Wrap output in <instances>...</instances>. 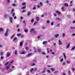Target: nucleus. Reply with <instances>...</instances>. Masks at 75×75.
<instances>
[{"label": "nucleus", "instance_id": "nucleus-1", "mask_svg": "<svg viewBox=\"0 0 75 75\" xmlns=\"http://www.w3.org/2000/svg\"><path fill=\"white\" fill-rule=\"evenodd\" d=\"M8 29L7 30L6 33L4 34L6 37L8 36Z\"/></svg>", "mask_w": 75, "mask_h": 75}, {"label": "nucleus", "instance_id": "nucleus-2", "mask_svg": "<svg viewBox=\"0 0 75 75\" xmlns=\"http://www.w3.org/2000/svg\"><path fill=\"white\" fill-rule=\"evenodd\" d=\"M56 12L57 14H59V15H61V12L58 11H56Z\"/></svg>", "mask_w": 75, "mask_h": 75}, {"label": "nucleus", "instance_id": "nucleus-3", "mask_svg": "<svg viewBox=\"0 0 75 75\" xmlns=\"http://www.w3.org/2000/svg\"><path fill=\"white\" fill-rule=\"evenodd\" d=\"M11 54V53L10 52H7L6 54V56L7 57H9L10 55Z\"/></svg>", "mask_w": 75, "mask_h": 75}, {"label": "nucleus", "instance_id": "nucleus-4", "mask_svg": "<svg viewBox=\"0 0 75 75\" xmlns=\"http://www.w3.org/2000/svg\"><path fill=\"white\" fill-rule=\"evenodd\" d=\"M43 44V45H46L47 44V41H44L42 43Z\"/></svg>", "mask_w": 75, "mask_h": 75}, {"label": "nucleus", "instance_id": "nucleus-5", "mask_svg": "<svg viewBox=\"0 0 75 75\" xmlns=\"http://www.w3.org/2000/svg\"><path fill=\"white\" fill-rule=\"evenodd\" d=\"M9 68H10V67L9 66H8L5 67V69L6 70H8V69H9Z\"/></svg>", "mask_w": 75, "mask_h": 75}, {"label": "nucleus", "instance_id": "nucleus-6", "mask_svg": "<svg viewBox=\"0 0 75 75\" xmlns=\"http://www.w3.org/2000/svg\"><path fill=\"white\" fill-rule=\"evenodd\" d=\"M58 36H59V34H57L54 35V37L55 38H57L58 37Z\"/></svg>", "mask_w": 75, "mask_h": 75}, {"label": "nucleus", "instance_id": "nucleus-7", "mask_svg": "<svg viewBox=\"0 0 75 75\" xmlns=\"http://www.w3.org/2000/svg\"><path fill=\"white\" fill-rule=\"evenodd\" d=\"M59 45H62V42H61V41L60 40H59Z\"/></svg>", "mask_w": 75, "mask_h": 75}, {"label": "nucleus", "instance_id": "nucleus-8", "mask_svg": "<svg viewBox=\"0 0 75 75\" xmlns=\"http://www.w3.org/2000/svg\"><path fill=\"white\" fill-rule=\"evenodd\" d=\"M3 30H4V29H3V28H0V32H2L3 31Z\"/></svg>", "mask_w": 75, "mask_h": 75}, {"label": "nucleus", "instance_id": "nucleus-9", "mask_svg": "<svg viewBox=\"0 0 75 75\" xmlns=\"http://www.w3.org/2000/svg\"><path fill=\"white\" fill-rule=\"evenodd\" d=\"M70 29H71V30H75V27H71L70 28Z\"/></svg>", "mask_w": 75, "mask_h": 75}, {"label": "nucleus", "instance_id": "nucleus-10", "mask_svg": "<svg viewBox=\"0 0 75 75\" xmlns=\"http://www.w3.org/2000/svg\"><path fill=\"white\" fill-rule=\"evenodd\" d=\"M10 22L11 23H13V21H12V17L10 18Z\"/></svg>", "mask_w": 75, "mask_h": 75}, {"label": "nucleus", "instance_id": "nucleus-11", "mask_svg": "<svg viewBox=\"0 0 75 75\" xmlns=\"http://www.w3.org/2000/svg\"><path fill=\"white\" fill-rule=\"evenodd\" d=\"M51 69L52 71V72H54V71H55V69H54V68H52Z\"/></svg>", "mask_w": 75, "mask_h": 75}, {"label": "nucleus", "instance_id": "nucleus-12", "mask_svg": "<svg viewBox=\"0 0 75 75\" xmlns=\"http://www.w3.org/2000/svg\"><path fill=\"white\" fill-rule=\"evenodd\" d=\"M36 21H39V19H40V18L38 17H36Z\"/></svg>", "mask_w": 75, "mask_h": 75}, {"label": "nucleus", "instance_id": "nucleus-13", "mask_svg": "<svg viewBox=\"0 0 75 75\" xmlns=\"http://www.w3.org/2000/svg\"><path fill=\"white\" fill-rule=\"evenodd\" d=\"M21 54H25V51H22L21 53Z\"/></svg>", "mask_w": 75, "mask_h": 75}, {"label": "nucleus", "instance_id": "nucleus-14", "mask_svg": "<svg viewBox=\"0 0 75 75\" xmlns=\"http://www.w3.org/2000/svg\"><path fill=\"white\" fill-rule=\"evenodd\" d=\"M17 39V38L16 37H15L13 39V41H16V40Z\"/></svg>", "mask_w": 75, "mask_h": 75}, {"label": "nucleus", "instance_id": "nucleus-15", "mask_svg": "<svg viewBox=\"0 0 75 75\" xmlns=\"http://www.w3.org/2000/svg\"><path fill=\"white\" fill-rule=\"evenodd\" d=\"M21 35V33H18L17 34V36H18V37H20V36Z\"/></svg>", "mask_w": 75, "mask_h": 75}, {"label": "nucleus", "instance_id": "nucleus-16", "mask_svg": "<svg viewBox=\"0 0 75 75\" xmlns=\"http://www.w3.org/2000/svg\"><path fill=\"white\" fill-rule=\"evenodd\" d=\"M64 6L68 7V4L65 3L64 4Z\"/></svg>", "mask_w": 75, "mask_h": 75}, {"label": "nucleus", "instance_id": "nucleus-17", "mask_svg": "<svg viewBox=\"0 0 75 75\" xmlns=\"http://www.w3.org/2000/svg\"><path fill=\"white\" fill-rule=\"evenodd\" d=\"M14 9H12L11 10V13H13L14 12Z\"/></svg>", "mask_w": 75, "mask_h": 75}, {"label": "nucleus", "instance_id": "nucleus-18", "mask_svg": "<svg viewBox=\"0 0 75 75\" xmlns=\"http://www.w3.org/2000/svg\"><path fill=\"white\" fill-rule=\"evenodd\" d=\"M32 55V53H30L29 54L27 55V57H29V56H30V55Z\"/></svg>", "mask_w": 75, "mask_h": 75}, {"label": "nucleus", "instance_id": "nucleus-19", "mask_svg": "<svg viewBox=\"0 0 75 75\" xmlns=\"http://www.w3.org/2000/svg\"><path fill=\"white\" fill-rule=\"evenodd\" d=\"M26 4V3L25 2H23V3L22 4V6H25Z\"/></svg>", "mask_w": 75, "mask_h": 75}, {"label": "nucleus", "instance_id": "nucleus-20", "mask_svg": "<svg viewBox=\"0 0 75 75\" xmlns=\"http://www.w3.org/2000/svg\"><path fill=\"white\" fill-rule=\"evenodd\" d=\"M31 14V13L30 12H28V16H30Z\"/></svg>", "mask_w": 75, "mask_h": 75}, {"label": "nucleus", "instance_id": "nucleus-21", "mask_svg": "<svg viewBox=\"0 0 75 75\" xmlns=\"http://www.w3.org/2000/svg\"><path fill=\"white\" fill-rule=\"evenodd\" d=\"M36 7V5H35L34 6V7L33 8V10H35L36 9V8L35 7Z\"/></svg>", "mask_w": 75, "mask_h": 75}, {"label": "nucleus", "instance_id": "nucleus-22", "mask_svg": "<svg viewBox=\"0 0 75 75\" xmlns=\"http://www.w3.org/2000/svg\"><path fill=\"white\" fill-rule=\"evenodd\" d=\"M23 42H21L20 43V46H23Z\"/></svg>", "mask_w": 75, "mask_h": 75}, {"label": "nucleus", "instance_id": "nucleus-23", "mask_svg": "<svg viewBox=\"0 0 75 75\" xmlns=\"http://www.w3.org/2000/svg\"><path fill=\"white\" fill-rule=\"evenodd\" d=\"M37 23V22H35L33 23V25H36Z\"/></svg>", "mask_w": 75, "mask_h": 75}, {"label": "nucleus", "instance_id": "nucleus-24", "mask_svg": "<svg viewBox=\"0 0 75 75\" xmlns=\"http://www.w3.org/2000/svg\"><path fill=\"white\" fill-rule=\"evenodd\" d=\"M46 69L45 68L43 70V71L42 72V73L43 74V73H44L45 72V70Z\"/></svg>", "mask_w": 75, "mask_h": 75}, {"label": "nucleus", "instance_id": "nucleus-25", "mask_svg": "<svg viewBox=\"0 0 75 75\" xmlns=\"http://www.w3.org/2000/svg\"><path fill=\"white\" fill-rule=\"evenodd\" d=\"M70 46V44L69 43L68 45H67V48H69V47Z\"/></svg>", "mask_w": 75, "mask_h": 75}, {"label": "nucleus", "instance_id": "nucleus-26", "mask_svg": "<svg viewBox=\"0 0 75 75\" xmlns=\"http://www.w3.org/2000/svg\"><path fill=\"white\" fill-rule=\"evenodd\" d=\"M38 51L39 52H41V49H39L38 50Z\"/></svg>", "mask_w": 75, "mask_h": 75}, {"label": "nucleus", "instance_id": "nucleus-27", "mask_svg": "<svg viewBox=\"0 0 75 75\" xmlns=\"http://www.w3.org/2000/svg\"><path fill=\"white\" fill-rule=\"evenodd\" d=\"M34 29L32 28V29H31L30 31H31V32H32V31H34Z\"/></svg>", "mask_w": 75, "mask_h": 75}, {"label": "nucleus", "instance_id": "nucleus-28", "mask_svg": "<svg viewBox=\"0 0 75 75\" xmlns=\"http://www.w3.org/2000/svg\"><path fill=\"white\" fill-rule=\"evenodd\" d=\"M24 31L25 33H27V32H28V30L27 29H25L24 30Z\"/></svg>", "mask_w": 75, "mask_h": 75}, {"label": "nucleus", "instance_id": "nucleus-29", "mask_svg": "<svg viewBox=\"0 0 75 75\" xmlns=\"http://www.w3.org/2000/svg\"><path fill=\"white\" fill-rule=\"evenodd\" d=\"M34 20L33 19H32V20L31 21V23H33L34 22Z\"/></svg>", "mask_w": 75, "mask_h": 75}, {"label": "nucleus", "instance_id": "nucleus-30", "mask_svg": "<svg viewBox=\"0 0 75 75\" xmlns=\"http://www.w3.org/2000/svg\"><path fill=\"white\" fill-rule=\"evenodd\" d=\"M51 25H52H52H54V22H51Z\"/></svg>", "mask_w": 75, "mask_h": 75}, {"label": "nucleus", "instance_id": "nucleus-31", "mask_svg": "<svg viewBox=\"0 0 75 75\" xmlns=\"http://www.w3.org/2000/svg\"><path fill=\"white\" fill-rule=\"evenodd\" d=\"M8 63H9L8 62H6V64H5V66H6V65H7L8 64Z\"/></svg>", "mask_w": 75, "mask_h": 75}, {"label": "nucleus", "instance_id": "nucleus-32", "mask_svg": "<svg viewBox=\"0 0 75 75\" xmlns=\"http://www.w3.org/2000/svg\"><path fill=\"white\" fill-rule=\"evenodd\" d=\"M33 62H36V59H33Z\"/></svg>", "mask_w": 75, "mask_h": 75}, {"label": "nucleus", "instance_id": "nucleus-33", "mask_svg": "<svg viewBox=\"0 0 75 75\" xmlns=\"http://www.w3.org/2000/svg\"><path fill=\"white\" fill-rule=\"evenodd\" d=\"M57 73H58V71H56L54 72V74H57Z\"/></svg>", "mask_w": 75, "mask_h": 75}, {"label": "nucleus", "instance_id": "nucleus-34", "mask_svg": "<svg viewBox=\"0 0 75 75\" xmlns=\"http://www.w3.org/2000/svg\"><path fill=\"white\" fill-rule=\"evenodd\" d=\"M14 36H15V35H13L11 38V39H12V38H13V37H14Z\"/></svg>", "mask_w": 75, "mask_h": 75}, {"label": "nucleus", "instance_id": "nucleus-35", "mask_svg": "<svg viewBox=\"0 0 75 75\" xmlns=\"http://www.w3.org/2000/svg\"><path fill=\"white\" fill-rule=\"evenodd\" d=\"M47 71L48 72V73H49V74H50V73H51V72L50 71V70H47Z\"/></svg>", "mask_w": 75, "mask_h": 75}, {"label": "nucleus", "instance_id": "nucleus-36", "mask_svg": "<svg viewBox=\"0 0 75 75\" xmlns=\"http://www.w3.org/2000/svg\"><path fill=\"white\" fill-rule=\"evenodd\" d=\"M63 61H64V60H63V59H62L60 60V62H63Z\"/></svg>", "mask_w": 75, "mask_h": 75}, {"label": "nucleus", "instance_id": "nucleus-37", "mask_svg": "<svg viewBox=\"0 0 75 75\" xmlns=\"http://www.w3.org/2000/svg\"><path fill=\"white\" fill-rule=\"evenodd\" d=\"M25 11H26V10H24L22 11V13H24L25 12Z\"/></svg>", "mask_w": 75, "mask_h": 75}, {"label": "nucleus", "instance_id": "nucleus-38", "mask_svg": "<svg viewBox=\"0 0 75 75\" xmlns=\"http://www.w3.org/2000/svg\"><path fill=\"white\" fill-rule=\"evenodd\" d=\"M26 8V6H25L23 7L22 8V9H24V8Z\"/></svg>", "mask_w": 75, "mask_h": 75}, {"label": "nucleus", "instance_id": "nucleus-39", "mask_svg": "<svg viewBox=\"0 0 75 75\" xmlns=\"http://www.w3.org/2000/svg\"><path fill=\"white\" fill-rule=\"evenodd\" d=\"M74 49H75V46L72 48L71 50H74Z\"/></svg>", "mask_w": 75, "mask_h": 75}, {"label": "nucleus", "instance_id": "nucleus-40", "mask_svg": "<svg viewBox=\"0 0 75 75\" xmlns=\"http://www.w3.org/2000/svg\"><path fill=\"white\" fill-rule=\"evenodd\" d=\"M15 54L16 55H17V51H15Z\"/></svg>", "mask_w": 75, "mask_h": 75}, {"label": "nucleus", "instance_id": "nucleus-41", "mask_svg": "<svg viewBox=\"0 0 75 75\" xmlns=\"http://www.w3.org/2000/svg\"><path fill=\"white\" fill-rule=\"evenodd\" d=\"M40 4L41 6H42V2H40Z\"/></svg>", "mask_w": 75, "mask_h": 75}, {"label": "nucleus", "instance_id": "nucleus-42", "mask_svg": "<svg viewBox=\"0 0 75 75\" xmlns=\"http://www.w3.org/2000/svg\"><path fill=\"white\" fill-rule=\"evenodd\" d=\"M14 15H15V13H12V15H13V17H14Z\"/></svg>", "mask_w": 75, "mask_h": 75}, {"label": "nucleus", "instance_id": "nucleus-43", "mask_svg": "<svg viewBox=\"0 0 75 75\" xmlns=\"http://www.w3.org/2000/svg\"><path fill=\"white\" fill-rule=\"evenodd\" d=\"M42 54H43V55H45V52H42Z\"/></svg>", "mask_w": 75, "mask_h": 75}, {"label": "nucleus", "instance_id": "nucleus-44", "mask_svg": "<svg viewBox=\"0 0 75 75\" xmlns=\"http://www.w3.org/2000/svg\"><path fill=\"white\" fill-rule=\"evenodd\" d=\"M72 10H73V11H75V8H73Z\"/></svg>", "mask_w": 75, "mask_h": 75}, {"label": "nucleus", "instance_id": "nucleus-45", "mask_svg": "<svg viewBox=\"0 0 75 75\" xmlns=\"http://www.w3.org/2000/svg\"><path fill=\"white\" fill-rule=\"evenodd\" d=\"M54 16H55V17L57 16V14H56V13H54Z\"/></svg>", "mask_w": 75, "mask_h": 75}, {"label": "nucleus", "instance_id": "nucleus-46", "mask_svg": "<svg viewBox=\"0 0 75 75\" xmlns=\"http://www.w3.org/2000/svg\"><path fill=\"white\" fill-rule=\"evenodd\" d=\"M64 57L65 59H67V57H66V55H64Z\"/></svg>", "mask_w": 75, "mask_h": 75}, {"label": "nucleus", "instance_id": "nucleus-47", "mask_svg": "<svg viewBox=\"0 0 75 75\" xmlns=\"http://www.w3.org/2000/svg\"><path fill=\"white\" fill-rule=\"evenodd\" d=\"M12 71V69H10L9 72H11Z\"/></svg>", "mask_w": 75, "mask_h": 75}, {"label": "nucleus", "instance_id": "nucleus-48", "mask_svg": "<svg viewBox=\"0 0 75 75\" xmlns=\"http://www.w3.org/2000/svg\"><path fill=\"white\" fill-rule=\"evenodd\" d=\"M33 69H32L31 70H30V72H32V71H33Z\"/></svg>", "mask_w": 75, "mask_h": 75}, {"label": "nucleus", "instance_id": "nucleus-49", "mask_svg": "<svg viewBox=\"0 0 75 75\" xmlns=\"http://www.w3.org/2000/svg\"><path fill=\"white\" fill-rule=\"evenodd\" d=\"M64 7H62V11H65V10H64Z\"/></svg>", "mask_w": 75, "mask_h": 75}, {"label": "nucleus", "instance_id": "nucleus-50", "mask_svg": "<svg viewBox=\"0 0 75 75\" xmlns=\"http://www.w3.org/2000/svg\"><path fill=\"white\" fill-rule=\"evenodd\" d=\"M44 16V15H42L41 16V17H43Z\"/></svg>", "mask_w": 75, "mask_h": 75}, {"label": "nucleus", "instance_id": "nucleus-51", "mask_svg": "<svg viewBox=\"0 0 75 75\" xmlns=\"http://www.w3.org/2000/svg\"><path fill=\"white\" fill-rule=\"evenodd\" d=\"M1 59H3V58H4V57H3V56H1Z\"/></svg>", "mask_w": 75, "mask_h": 75}, {"label": "nucleus", "instance_id": "nucleus-52", "mask_svg": "<svg viewBox=\"0 0 75 75\" xmlns=\"http://www.w3.org/2000/svg\"><path fill=\"white\" fill-rule=\"evenodd\" d=\"M57 19L58 20H60V18H57Z\"/></svg>", "mask_w": 75, "mask_h": 75}, {"label": "nucleus", "instance_id": "nucleus-53", "mask_svg": "<svg viewBox=\"0 0 75 75\" xmlns=\"http://www.w3.org/2000/svg\"><path fill=\"white\" fill-rule=\"evenodd\" d=\"M21 20H23V17L21 16Z\"/></svg>", "mask_w": 75, "mask_h": 75}, {"label": "nucleus", "instance_id": "nucleus-54", "mask_svg": "<svg viewBox=\"0 0 75 75\" xmlns=\"http://www.w3.org/2000/svg\"><path fill=\"white\" fill-rule=\"evenodd\" d=\"M42 28H43V29H45V26H43L42 27Z\"/></svg>", "mask_w": 75, "mask_h": 75}, {"label": "nucleus", "instance_id": "nucleus-55", "mask_svg": "<svg viewBox=\"0 0 75 75\" xmlns=\"http://www.w3.org/2000/svg\"><path fill=\"white\" fill-rule=\"evenodd\" d=\"M72 71H75V68H74V69L72 68Z\"/></svg>", "mask_w": 75, "mask_h": 75}, {"label": "nucleus", "instance_id": "nucleus-56", "mask_svg": "<svg viewBox=\"0 0 75 75\" xmlns=\"http://www.w3.org/2000/svg\"><path fill=\"white\" fill-rule=\"evenodd\" d=\"M70 71H68V74H70Z\"/></svg>", "mask_w": 75, "mask_h": 75}, {"label": "nucleus", "instance_id": "nucleus-57", "mask_svg": "<svg viewBox=\"0 0 75 75\" xmlns=\"http://www.w3.org/2000/svg\"><path fill=\"white\" fill-rule=\"evenodd\" d=\"M63 75H66V74L65 73H63Z\"/></svg>", "mask_w": 75, "mask_h": 75}, {"label": "nucleus", "instance_id": "nucleus-58", "mask_svg": "<svg viewBox=\"0 0 75 75\" xmlns=\"http://www.w3.org/2000/svg\"><path fill=\"white\" fill-rule=\"evenodd\" d=\"M3 54V52H2L1 53V55H2Z\"/></svg>", "mask_w": 75, "mask_h": 75}, {"label": "nucleus", "instance_id": "nucleus-59", "mask_svg": "<svg viewBox=\"0 0 75 75\" xmlns=\"http://www.w3.org/2000/svg\"><path fill=\"white\" fill-rule=\"evenodd\" d=\"M67 64H69V63H70V62L67 61Z\"/></svg>", "mask_w": 75, "mask_h": 75}, {"label": "nucleus", "instance_id": "nucleus-60", "mask_svg": "<svg viewBox=\"0 0 75 75\" xmlns=\"http://www.w3.org/2000/svg\"><path fill=\"white\" fill-rule=\"evenodd\" d=\"M47 67H51V66L48 65Z\"/></svg>", "mask_w": 75, "mask_h": 75}, {"label": "nucleus", "instance_id": "nucleus-61", "mask_svg": "<svg viewBox=\"0 0 75 75\" xmlns=\"http://www.w3.org/2000/svg\"><path fill=\"white\" fill-rule=\"evenodd\" d=\"M47 23H50V21H47Z\"/></svg>", "mask_w": 75, "mask_h": 75}, {"label": "nucleus", "instance_id": "nucleus-62", "mask_svg": "<svg viewBox=\"0 0 75 75\" xmlns=\"http://www.w3.org/2000/svg\"><path fill=\"white\" fill-rule=\"evenodd\" d=\"M19 27V25H18L16 26V28H18V27Z\"/></svg>", "mask_w": 75, "mask_h": 75}, {"label": "nucleus", "instance_id": "nucleus-63", "mask_svg": "<svg viewBox=\"0 0 75 75\" xmlns=\"http://www.w3.org/2000/svg\"><path fill=\"white\" fill-rule=\"evenodd\" d=\"M20 29H18V32L20 31Z\"/></svg>", "mask_w": 75, "mask_h": 75}, {"label": "nucleus", "instance_id": "nucleus-64", "mask_svg": "<svg viewBox=\"0 0 75 75\" xmlns=\"http://www.w3.org/2000/svg\"><path fill=\"white\" fill-rule=\"evenodd\" d=\"M13 6H16V4H13Z\"/></svg>", "mask_w": 75, "mask_h": 75}]
</instances>
